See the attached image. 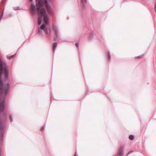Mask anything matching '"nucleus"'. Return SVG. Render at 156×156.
<instances>
[{"label": "nucleus", "instance_id": "nucleus-5", "mask_svg": "<svg viewBox=\"0 0 156 156\" xmlns=\"http://www.w3.org/2000/svg\"><path fill=\"white\" fill-rule=\"evenodd\" d=\"M44 1L47 11L50 13H51L52 9L51 7L48 4L47 0H44Z\"/></svg>", "mask_w": 156, "mask_h": 156}, {"label": "nucleus", "instance_id": "nucleus-21", "mask_svg": "<svg viewBox=\"0 0 156 156\" xmlns=\"http://www.w3.org/2000/svg\"><path fill=\"white\" fill-rule=\"evenodd\" d=\"M76 154L74 156H76Z\"/></svg>", "mask_w": 156, "mask_h": 156}, {"label": "nucleus", "instance_id": "nucleus-6", "mask_svg": "<svg viewBox=\"0 0 156 156\" xmlns=\"http://www.w3.org/2000/svg\"><path fill=\"white\" fill-rule=\"evenodd\" d=\"M123 153V147H120L118 151V156H122Z\"/></svg>", "mask_w": 156, "mask_h": 156}, {"label": "nucleus", "instance_id": "nucleus-9", "mask_svg": "<svg viewBox=\"0 0 156 156\" xmlns=\"http://www.w3.org/2000/svg\"><path fill=\"white\" fill-rule=\"evenodd\" d=\"M81 1L82 4V5H83V4H84V3H86V0H81Z\"/></svg>", "mask_w": 156, "mask_h": 156}, {"label": "nucleus", "instance_id": "nucleus-7", "mask_svg": "<svg viewBox=\"0 0 156 156\" xmlns=\"http://www.w3.org/2000/svg\"><path fill=\"white\" fill-rule=\"evenodd\" d=\"M57 46V43L56 42L54 43H53V49L54 51H55V48Z\"/></svg>", "mask_w": 156, "mask_h": 156}, {"label": "nucleus", "instance_id": "nucleus-4", "mask_svg": "<svg viewBox=\"0 0 156 156\" xmlns=\"http://www.w3.org/2000/svg\"><path fill=\"white\" fill-rule=\"evenodd\" d=\"M52 29L53 31H54L55 35L56 37H54V41H55L56 40V38H58L59 36V32L58 31V30L56 27L54 25L53 23L52 24Z\"/></svg>", "mask_w": 156, "mask_h": 156}, {"label": "nucleus", "instance_id": "nucleus-14", "mask_svg": "<svg viewBox=\"0 0 156 156\" xmlns=\"http://www.w3.org/2000/svg\"><path fill=\"white\" fill-rule=\"evenodd\" d=\"M142 56H143V55H140V56H138L137 57H135V58H141V57H142Z\"/></svg>", "mask_w": 156, "mask_h": 156}, {"label": "nucleus", "instance_id": "nucleus-2", "mask_svg": "<svg viewBox=\"0 0 156 156\" xmlns=\"http://www.w3.org/2000/svg\"><path fill=\"white\" fill-rule=\"evenodd\" d=\"M38 2L36 4V9L35 5L32 3L30 8V12L33 15L35 14L36 11L37 12V15H38V22L39 25H40L42 21V16H44V22L47 23L48 22V16L47 14L45 9L43 8V0H36L37 2Z\"/></svg>", "mask_w": 156, "mask_h": 156}, {"label": "nucleus", "instance_id": "nucleus-12", "mask_svg": "<svg viewBox=\"0 0 156 156\" xmlns=\"http://www.w3.org/2000/svg\"><path fill=\"white\" fill-rule=\"evenodd\" d=\"M10 122H12L13 121L12 119V116L11 115H10Z\"/></svg>", "mask_w": 156, "mask_h": 156}, {"label": "nucleus", "instance_id": "nucleus-15", "mask_svg": "<svg viewBox=\"0 0 156 156\" xmlns=\"http://www.w3.org/2000/svg\"><path fill=\"white\" fill-rule=\"evenodd\" d=\"M92 36V34H90V36H89V39H90V38H91V37Z\"/></svg>", "mask_w": 156, "mask_h": 156}, {"label": "nucleus", "instance_id": "nucleus-19", "mask_svg": "<svg viewBox=\"0 0 156 156\" xmlns=\"http://www.w3.org/2000/svg\"><path fill=\"white\" fill-rule=\"evenodd\" d=\"M33 0H30V1L31 2H32Z\"/></svg>", "mask_w": 156, "mask_h": 156}, {"label": "nucleus", "instance_id": "nucleus-16", "mask_svg": "<svg viewBox=\"0 0 156 156\" xmlns=\"http://www.w3.org/2000/svg\"><path fill=\"white\" fill-rule=\"evenodd\" d=\"M75 45L76 46V47L78 48V43H76Z\"/></svg>", "mask_w": 156, "mask_h": 156}, {"label": "nucleus", "instance_id": "nucleus-11", "mask_svg": "<svg viewBox=\"0 0 156 156\" xmlns=\"http://www.w3.org/2000/svg\"><path fill=\"white\" fill-rule=\"evenodd\" d=\"M14 9L15 10H19V9H20V8L19 7H15L14 8Z\"/></svg>", "mask_w": 156, "mask_h": 156}, {"label": "nucleus", "instance_id": "nucleus-10", "mask_svg": "<svg viewBox=\"0 0 156 156\" xmlns=\"http://www.w3.org/2000/svg\"><path fill=\"white\" fill-rule=\"evenodd\" d=\"M14 55H12L11 56H8L7 57V58L9 59H11V58H13L14 57Z\"/></svg>", "mask_w": 156, "mask_h": 156}, {"label": "nucleus", "instance_id": "nucleus-3", "mask_svg": "<svg viewBox=\"0 0 156 156\" xmlns=\"http://www.w3.org/2000/svg\"><path fill=\"white\" fill-rule=\"evenodd\" d=\"M42 31H43L46 34H48V30L46 27L45 24H43L40 27L39 29L38 32L40 34H42Z\"/></svg>", "mask_w": 156, "mask_h": 156}, {"label": "nucleus", "instance_id": "nucleus-17", "mask_svg": "<svg viewBox=\"0 0 156 156\" xmlns=\"http://www.w3.org/2000/svg\"><path fill=\"white\" fill-rule=\"evenodd\" d=\"M44 129V127H42V128L41 129V131H43V130Z\"/></svg>", "mask_w": 156, "mask_h": 156}, {"label": "nucleus", "instance_id": "nucleus-8", "mask_svg": "<svg viewBox=\"0 0 156 156\" xmlns=\"http://www.w3.org/2000/svg\"><path fill=\"white\" fill-rule=\"evenodd\" d=\"M129 138L130 140H133L134 138V136L133 135H130L129 137Z\"/></svg>", "mask_w": 156, "mask_h": 156}, {"label": "nucleus", "instance_id": "nucleus-1", "mask_svg": "<svg viewBox=\"0 0 156 156\" xmlns=\"http://www.w3.org/2000/svg\"><path fill=\"white\" fill-rule=\"evenodd\" d=\"M2 73L4 74L5 80H7L8 75L7 67L5 63L0 58V112H3L5 108L4 101L9 89V84H3L1 80Z\"/></svg>", "mask_w": 156, "mask_h": 156}, {"label": "nucleus", "instance_id": "nucleus-20", "mask_svg": "<svg viewBox=\"0 0 156 156\" xmlns=\"http://www.w3.org/2000/svg\"><path fill=\"white\" fill-rule=\"evenodd\" d=\"M5 0H2V2H3V1H4Z\"/></svg>", "mask_w": 156, "mask_h": 156}, {"label": "nucleus", "instance_id": "nucleus-18", "mask_svg": "<svg viewBox=\"0 0 156 156\" xmlns=\"http://www.w3.org/2000/svg\"><path fill=\"white\" fill-rule=\"evenodd\" d=\"M155 11L156 12V4L155 5Z\"/></svg>", "mask_w": 156, "mask_h": 156}, {"label": "nucleus", "instance_id": "nucleus-13", "mask_svg": "<svg viewBox=\"0 0 156 156\" xmlns=\"http://www.w3.org/2000/svg\"><path fill=\"white\" fill-rule=\"evenodd\" d=\"M108 58L110 59L111 58V55H110V53L109 52H108Z\"/></svg>", "mask_w": 156, "mask_h": 156}]
</instances>
